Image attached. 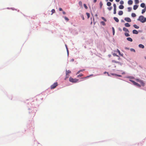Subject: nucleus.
<instances>
[{"instance_id":"1","label":"nucleus","mask_w":146,"mask_h":146,"mask_svg":"<svg viewBox=\"0 0 146 146\" xmlns=\"http://www.w3.org/2000/svg\"><path fill=\"white\" fill-rule=\"evenodd\" d=\"M137 20L142 23H144L146 21V18L144 17L143 16L141 15L139 17Z\"/></svg>"},{"instance_id":"2","label":"nucleus","mask_w":146,"mask_h":146,"mask_svg":"<svg viewBox=\"0 0 146 146\" xmlns=\"http://www.w3.org/2000/svg\"><path fill=\"white\" fill-rule=\"evenodd\" d=\"M78 81V80L77 79H74L71 77H70L69 78V81L72 82L76 83Z\"/></svg>"},{"instance_id":"3","label":"nucleus","mask_w":146,"mask_h":146,"mask_svg":"<svg viewBox=\"0 0 146 146\" xmlns=\"http://www.w3.org/2000/svg\"><path fill=\"white\" fill-rule=\"evenodd\" d=\"M58 84L57 82H55L53 84L50 86L51 89H53L55 88L58 86Z\"/></svg>"},{"instance_id":"4","label":"nucleus","mask_w":146,"mask_h":146,"mask_svg":"<svg viewBox=\"0 0 146 146\" xmlns=\"http://www.w3.org/2000/svg\"><path fill=\"white\" fill-rule=\"evenodd\" d=\"M124 20L125 21H127L128 22H131V19L129 17H126L124 19Z\"/></svg>"},{"instance_id":"5","label":"nucleus","mask_w":146,"mask_h":146,"mask_svg":"<svg viewBox=\"0 0 146 146\" xmlns=\"http://www.w3.org/2000/svg\"><path fill=\"white\" fill-rule=\"evenodd\" d=\"M133 33L134 34H137L138 33V32L136 30H134L133 31Z\"/></svg>"},{"instance_id":"6","label":"nucleus","mask_w":146,"mask_h":146,"mask_svg":"<svg viewBox=\"0 0 146 146\" xmlns=\"http://www.w3.org/2000/svg\"><path fill=\"white\" fill-rule=\"evenodd\" d=\"M133 2L131 0H129L128 2V3L129 5H131L133 3Z\"/></svg>"},{"instance_id":"7","label":"nucleus","mask_w":146,"mask_h":146,"mask_svg":"<svg viewBox=\"0 0 146 146\" xmlns=\"http://www.w3.org/2000/svg\"><path fill=\"white\" fill-rule=\"evenodd\" d=\"M123 30L125 32H129L128 30L125 27H123Z\"/></svg>"},{"instance_id":"8","label":"nucleus","mask_w":146,"mask_h":146,"mask_svg":"<svg viewBox=\"0 0 146 146\" xmlns=\"http://www.w3.org/2000/svg\"><path fill=\"white\" fill-rule=\"evenodd\" d=\"M113 19L115 21H116L117 22H118L119 21V20L116 17H114Z\"/></svg>"},{"instance_id":"9","label":"nucleus","mask_w":146,"mask_h":146,"mask_svg":"<svg viewBox=\"0 0 146 146\" xmlns=\"http://www.w3.org/2000/svg\"><path fill=\"white\" fill-rule=\"evenodd\" d=\"M123 13V12L122 11H120L118 13V14L119 15H122Z\"/></svg>"},{"instance_id":"10","label":"nucleus","mask_w":146,"mask_h":146,"mask_svg":"<svg viewBox=\"0 0 146 146\" xmlns=\"http://www.w3.org/2000/svg\"><path fill=\"white\" fill-rule=\"evenodd\" d=\"M125 25L126 27H129L130 26V25L128 23H126L125 24Z\"/></svg>"},{"instance_id":"11","label":"nucleus","mask_w":146,"mask_h":146,"mask_svg":"<svg viewBox=\"0 0 146 146\" xmlns=\"http://www.w3.org/2000/svg\"><path fill=\"white\" fill-rule=\"evenodd\" d=\"M138 7V6L137 5H135L133 6V9L134 10H136Z\"/></svg>"},{"instance_id":"12","label":"nucleus","mask_w":146,"mask_h":146,"mask_svg":"<svg viewBox=\"0 0 146 146\" xmlns=\"http://www.w3.org/2000/svg\"><path fill=\"white\" fill-rule=\"evenodd\" d=\"M127 40L130 41V42H132L133 41L132 39L130 37H128L127 38Z\"/></svg>"},{"instance_id":"13","label":"nucleus","mask_w":146,"mask_h":146,"mask_svg":"<svg viewBox=\"0 0 146 146\" xmlns=\"http://www.w3.org/2000/svg\"><path fill=\"white\" fill-rule=\"evenodd\" d=\"M66 76H67L69 74L71 73V72L69 70H66Z\"/></svg>"},{"instance_id":"14","label":"nucleus","mask_w":146,"mask_h":146,"mask_svg":"<svg viewBox=\"0 0 146 146\" xmlns=\"http://www.w3.org/2000/svg\"><path fill=\"white\" fill-rule=\"evenodd\" d=\"M139 46L141 48H143L144 47V46L142 44H140L139 45Z\"/></svg>"},{"instance_id":"15","label":"nucleus","mask_w":146,"mask_h":146,"mask_svg":"<svg viewBox=\"0 0 146 146\" xmlns=\"http://www.w3.org/2000/svg\"><path fill=\"white\" fill-rule=\"evenodd\" d=\"M145 5L144 3H142L140 5L141 7L142 8L144 7H145Z\"/></svg>"},{"instance_id":"16","label":"nucleus","mask_w":146,"mask_h":146,"mask_svg":"<svg viewBox=\"0 0 146 146\" xmlns=\"http://www.w3.org/2000/svg\"><path fill=\"white\" fill-rule=\"evenodd\" d=\"M112 62H113V63H118L119 64H121L120 62H119L116 61L115 60H113L112 61Z\"/></svg>"},{"instance_id":"17","label":"nucleus","mask_w":146,"mask_h":146,"mask_svg":"<svg viewBox=\"0 0 146 146\" xmlns=\"http://www.w3.org/2000/svg\"><path fill=\"white\" fill-rule=\"evenodd\" d=\"M134 85H136L140 87L141 86L140 84H139L138 83L136 82H135L134 83Z\"/></svg>"},{"instance_id":"18","label":"nucleus","mask_w":146,"mask_h":146,"mask_svg":"<svg viewBox=\"0 0 146 146\" xmlns=\"http://www.w3.org/2000/svg\"><path fill=\"white\" fill-rule=\"evenodd\" d=\"M119 8L120 9H123L124 8V6L122 5H121L119 6Z\"/></svg>"},{"instance_id":"19","label":"nucleus","mask_w":146,"mask_h":146,"mask_svg":"<svg viewBox=\"0 0 146 146\" xmlns=\"http://www.w3.org/2000/svg\"><path fill=\"white\" fill-rule=\"evenodd\" d=\"M133 26L134 27L136 28V29H138L139 28V27L138 26H137V25H133Z\"/></svg>"},{"instance_id":"20","label":"nucleus","mask_w":146,"mask_h":146,"mask_svg":"<svg viewBox=\"0 0 146 146\" xmlns=\"http://www.w3.org/2000/svg\"><path fill=\"white\" fill-rule=\"evenodd\" d=\"M111 3L109 2H108L107 3V5L108 6H110L111 5Z\"/></svg>"},{"instance_id":"21","label":"nucleus","mask_w":146,"mask_h":146,"mask_svg":"<svg viewBox=\"0 0 146 146\" xmlns=\"http://www.w3.org/2000/svg\"><path fill=\"white\" fill-rule=\"evenodd\" d=\"M131 16L132 17H134L136 16V15L135 13H133L131 14Z\"/></svg>"},{"instance_id":"22","label":"nucleus","mask_w":146,"mask_h":146,"mask_svg":"<svg viewBox=\"0 0 146 146\" xmlns=\"http://www.w3.org/2000/svg\"><path fill=\"white\" fill-rule=\"evenodd\" d=\"M112 30L113 31V35H114L115 34V29L114 27H112Z\"/></svg>"},{"instance_id":"23","label":"nucleus","mask_w":146,"mask_h":146,"mask_svg":"<svg viewBox=\"0 0 146 146\" xmlns=\"http://www.w3.org/2000/svg\"><path fill=\"white\" fill-rule=\"evenodd\" d=\"M135 2L136 4H137L139 3V0H135Z\"/></svg>"},{"instance_id":"24","label":"nucleus","mask_w":146,"mask_h":146,"mask_svg":"<svg viewBox=\"0 0 146 146\" xmlns=\"http://www.w3.org/2000/svg\"><path fill=\"white\" fill-rule=\"evenodd\" d=\"M146 10L145 9H142V13L143 14L145 12Z\"/></svg>"},{"instance_id":"25","label":"nucleus","mask_w":146,"mask_h":146,"mask_svg":"<svg viewBox=\"0 0 146 146\" xmlns=\"http://www.w3.org/2000/svg\"><path fill=\"white\" fill-rule=\"evenodd\" d=\"M140 83L143 86H144V84H145L144 83V82L142 81H140Z\"/></svg>"},{"instance_id":"26","label":"nucleus","mask_w":146,"mask_h":146,"mask_svg":"<svg viewBox=\"0 0 146 146\" xmlns=\"http://www.w3.org/2000/svg\"><path fill=\"white\" fill-rule=\"evenodd\" d=\"M86 14L87 16V17H88V19L90 17V14L89 13H86Z\"/></svg>"},{"instance_id":"27","label":"nucleus","mask_w":146,"mask_h":146,"mask_svg":"<svg viewBox=\"0 0 146 146\" xmlns=\"http://www.w3.org/2000/svg\"><path fill=\"white\" fill-rule=\"evenodd\" d=\"M125 35L126 36H130L129 34V33H125Z\"/></svg>"},{"instance_id":"28","label":"nucleus","mask_w":146,"mask_h":146,"mask_svg":"<svg viewBox=\"0 0 146 146\" xmlns=\"http://www.w3.org/2000/svg\"><path fill=\"white\" fill-rule=\"evenodd\" d=\"M51 12L52 13H51V15H52L53 13H54L55 12V10L54 9H52L51 10Z\"/></svg>"},{"instance_id":"29","label":"nucleus","mask_w":146,"mask_h":146,"mask_svg":"<svg viewBox=\"0 0 146 146\" xmlns=\"http://www.w3.org/2000/svg\"><path fill=\"white\" fill-rule=\"evenodd\" d=\"M100 23L102 24L104 26H105V25L106 24H105V22L104 21H101V22H100Z\"/></svg>"},{"instance_id":"30","label":"nucleus","mask_w":146,"mask_h":146,"mask_svg":"<svg viewBox=\"0 0 146 146\" xmlns=\"http://www.w3.org/2000/svg\"><path fill=\"white\" fill-rule=\"evenodd\" d=\"M113 55L114 56H117L118 57V60H119L120 59V57L117 55H116L115 54H113Z\"/></svg>"},{"instance_id":"31","label":"nucleus","mask_w":146,"mask_h":146,"mask_svg":"<svg viewBox=\"0 0 146 146\" xmlns=\"http://www.w3.org/2000/svg\"><path fill=\"white\" fill-rule=\"evenodd\" d=\"M116 9H114V14H116Z\"/></svg>"},{"instance_id":"32","label":"nucleus","mask_w":146,"mask_h":146,"mask_svg":"<svg viewBox=\"0 0 146 146\" xmlns=\"http://www.w3.org/2000/svg\"><path fill=\"white\" fill-rule=\"evenodd\" d=\"M84 6L86 9H88V7H87V5H86V4H84Z\"/></svg>"},{"instance_id":"33","label":"nucleus","mask_w":146,"mask_h":146,"mask_svg":"<svg viewBox=\"0 0 146 146\" xmlns=\"http://www.w3.org/2000/svg\"><path fill=\"white\" fill-rule=\"evenodd\" d=\"M117 51L119 55H121V56H122V55L121 54L120 52L118 49H117Z\"/></svg>"},{"instance_id":"34","label":"nucleus","mask_w":146,"mask_h":146,"mask_svg":"<svg viewBox=\"0 0 146 146\" xmlns=\"http://www.w3.org/2000/svg\"><path fill=\"white\" fill-rule=\"evenodd\" d=\"M128 11L129 12L131 10V7H129L128 8Z\"/></svg>"},{"instance_id":"35","label":"nucleus","mask_w":146,"mask_h":146,"mask_svg":"<svg viewBox=\"0 0 146 146\" xmlns=\"http://www.w3.org/2000/svg\"><path fill=\"white\" fill-rule=\"evenodd\" d=\"M79 4L80 6H82V1H80L79 2Z\"/></svg>"},{"instance_id":"36","label":"nucleus","mask_w":146,"mask_h":146,"mask_svg":"<svg viewBox=\"0 0 146 146\" xmlns=\"http://www.w3.org/2000/svg\"><path fill=\"white\" fill-rule=\"evenodd\" d=\"M120 4L122 5L124 4V2L123 1L121 0L120 1Z\"/></svg>"},{"instance_id":"37","label":"nucleus","mask_w":146,"mask_h":146,"mask_svg":"<svg viewBox=\"0 0 146 146\" xmlns=\"http://www.w3.org/2000/svg\"><path fill=\"white\" fill-rule=\"evenodd\" d=\"M102 19L103 20L105 21H106V20L103 17H102Z\"/></svg>"},{"instance_id":"38","label":"nucleus","mask_w":146,"mask_h":146,"mask_svg":"<svg viewBox=\"0 0 146 146\" xmlns=\"http://www.w3.org/2000/svg\"><path fill=\"white\" fill-rule=\"evenodd\" d=\"M114 9H116V6L115 4H114L113 5Z\"/></svg>"},{"instance_id":"39","label":"nucleus","mask_w":146,"mask_h":146,"mask_svg":"<svg viewBox=\"0 0 146 146\" xmlns=\"http://www.w3.org/2000/svg\"><path fill=\"white\" fill-rule=\"evenodd\" d=\"M83 76V75L82 74H80V75H78L77 76V77H81V76Z\"/></svg>"},{"instance_id":"40","label":"nucleus","mask_w":146,"mask_h":146,"mask_svg":"<svg viewBox=\"0 0 146 146\" xmlns=\"http://www.w3.org/2000/svg\"><path fill=\"white\" fill-rule=\"evenodd\" d=\"M112 8V7H111L108 8V9L109 11H110L111 9Z\"/></svg>"},{"instance_id":"41","label":"nucleus","mask_w":146,"mask_h":146,"mask_svg":"<svg viewBox=\"0 0 146 146\" xmlns=\"http://www.w3.org/2000/svg\"><path fill=\"white\" fill-rule=\"evenodd\" d=\"M64 19L65 20H66L67 21H68L69 20V19L66 17H64Z\"/></svg>"},{"instance_id":"42","label":"nucleus","mask_w":146,"mask_h":146,"mask_svg":"<svg viewBox=\"0 0 146 146\" xmlns=\"http://www.w3.org/2000/svg\"><path fill=\"white\" fill-rule=\"evenodd\" d=\"M115 76H118L119 77H121L122 76L121 75H118V74H115Z\"/></svg>"},{"instance_id":"43","label":"nucleus","mask_w":146,"mask_h":146,"mask_svg":"<svg viewBox=\"0 0 146 146\" xmlns=\"http://www.w3.org/2000/svg\"><path fill=\"white\" fill-rule=\"evenodd\" d=\"M102 5H103L102 3V2H101L100 3V5L101 8L102 7Z\"/></svg>"},{"instance_id":"44","label":"nucleus","mask_w":146,"mask_h":146,"mask_svg":"<svg viewBox=\"0 0 146 146\" xmlns=\"http://www.w3.org/2000/svg\"><path fill=\"white\" fill-rule=\"evenodd\" d=\"M131 51H133L134 52H135V50L133 48H131Z\"/></svg>"},{"instance_id":"45","label":"nucleus","mask_w":146,"mask_h":146,"mask_svg":"<svg viewBox=\"0 0 146 146\" xmlns=\"http://www.w3.org/2000/svg\"><path fill=\"white\" fill-rule=\"evenodd\" d=\"M92 75H91L90 76H87L86 77H85L84 78H87L89 77L90 76H91Z\"/></svg>"},{"instance_id":"46","label":"nucleus","mask_w":146,"mask_h":146,"mask_svg":"<svg viewBox=\"0 0 146 146\" xmlns=\"http://www.w3.org/2000/svg\"><path fill=\"white\" fill-rule=\"evenodd\" d=\"M130 81H131V82L133 84H134V83L135 82V81L133 80H130Z\"/></svg>"},{"instance_id":"47","label":"nucleus","mask_w":146,"mask_h":146,"mask_svg":"<svg viewBox=\"0 0 146 146\" xmlns=\"http://www.w3.org/2000/svg\"><path fill=\"white\" fill-rule=\"evenodd\" d=\"M59 10L60 11H62V8H59Z\"/></svg>"},{"instance_id":"48","label":"nucleus","mask_w":146,"mask_h":146,"mask_svg":"<svg viewBox=\"0 0 146 146\" xmlns=\"http://www.w3.org/2000/svg\"><path fill=\"white\" fill-rule=\"evenodd\" d=\"M74 61V59H73V58L71 59L70 60L71 62H73Z\"/></svg>"},{"instance_id":"49","label":"nucleus","mask_w":146,"mask_h":146,"mask_svg":"<svg viewBox=\"0 0 146 146\" xmlns=\"http://www.w3.org/2000/svg\"><path fill=\"white\" fill-rule=\"evenodd\" d=\"M81 17H82V19L83 20H84V17L82 15Z\"/></svg>"},{"instance_id":"50","label":"nucleus","mask_w":146,"mask_h":146,"mask_svg":"<svg viewBox=\"0 0 146 146\" xmlns=\"http://www.w3.org/2000/svg\"><path fill=\"white\" fill-rule=\"evenodd\" d=\"M97 1V0H94V3H95Z\"/></svg>"},{"instance_id":"51","label":"nucleus","mask_w":146,"mask_h":146,"mask_svg":"<svg viewBox=\"0 0 146 146\" xmlns=\"http://www.w3.org/2000/svg\"><path fill=\"white\" fill-rule=\"evenodd\" d=\"M80 72V71L79 70V71L77 72V74H78Z\"/></svg>"},{"instance_id":"52","label":"nucleus","mask_w":146,"mask_h":146,"mask_svg":"<svg viewBox=\"0 0 146 146\" xmlns=\"http://www.w3.org/2000/svg\"><path fill=\"white\" fill-rule=\"evenodd\" d=\"M63 14L65 15V14H66V13L64 11H63Z\"/></svg>"},{"instance_id":"53","label":"nucleus","mask_w":146,"mask_h":146,"mask_svg":"<svg viewBox=\"0 0 146 146\" xmlns=\"http://www.w3.org/2000/svg\"><path fill=\"white\" fill-rule=\"evenodd\" d=\"M115 1L117 2H119L120 1V0H115Z\"/></svg>"},{"instance_id":"54","label":"nucleus","mask_w":146,"mask_h":146,"mask_svg":"<svg viewBox=\"0 0 146 146\" xmlns=\"http://www.w3.org/2000/svg\"><path fill=\"white\" fill-rule=\"evenodd\" d=\"M84 70L83 69V70H80V72H82V71H84Z\"/></svg>"},{"instance_id":"55","label":"nucleus","mask_w":146,"mask_h":146,"mask_svg":"<svg viewBox=\"0 0 146 146\" xmlns=\"http://www.w3.org/2000/svg\"><path fill=\"white\" fill-rule=\"evenodd\" d=\"M66 49H67V52H68V50L67 46L66 45Z\"/></svg>"},{"instance_id":"56","label":"nucleus","mask_w":146,"mask_h":146,"mask_svg":"<svg viewBox=\"0 0 146 146\" xmlns=\"http://www.w3.org/2000/svg\"><path fill=\"white\" fill-rule=\"evenodd\" d=\"M109 0L111 2H112L113 1V0Z\"/></svg>"},{"instance_id":"57","label":"nucleus","mask_w":146,"mask_h":146,"mask_svg":"<svg viewBox=\"0 0 146 146\" xmlns=\"http://www.w3.org/2000/svg\"><path fill=\"white\" fill-rule=\"evenodd\" d=\"M144 9H146V6L145 7Z\"/></svg>"},{"instance_id":"58","label":"nucleus","mask_w":146,"mask_h":146,"mask_svg":"<svg viewBox=\"0 0 146 146\" xmlns=\"http://www.w3.org/2000/svg\"><path fill=\"white\" fill-rule=\"evenodd\" d=\"M107 1H108V0H106Z\"/></svg>"}]
</instances>
